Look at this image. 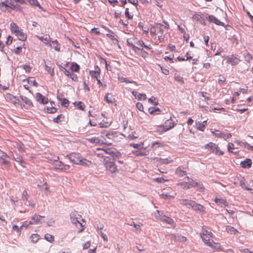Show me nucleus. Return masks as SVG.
I'll list each match as a JSON object with an SVG mask.
<instances>
[{
    "instance_id": "1",
    "label": "nucleus",
    "mask_w": 253,
    "mask_h": 253,
    "mask_svg": "<svg viewBox=\"0 0 253 253\" xmlns=\"http://www.w3.org/2000/svg\"><path fill=\"white\" fill-rule=\"evenodd\" d=\"M96 150L98 152L96 153V155L98 158H104L103 164L105 167L106 170L109 171L111 173L116 172L117 170V167L113 161H112L111 158L106 156L109 155L114 156L115 154V150L109 148H97Z\"/></svg>"
},
{
    "instance_id": "2",
    "label": "nucleus",
    "mask_w": 253,
    "mask_h": 253,
    "mask_svg": "<svg viewBox=\"0 0 253 253\" xmlns=\"http://www.w3.org/2000/svg\"><path fill=\"white\" fill-rule=\"evenodd\" d=\"M66 157L68 158L71 162L77 165L89 168L93 165L91 161L84 158L78 153H70L67 155Z\"/></svg>"
},
{
    "instance_id": "3",
    "label": "nucleus",
    "mask_w": 253,
    "mask_h": 253,
    "mask_svg": "<svg viewBox=\"0 0 253 253\" xmlns=\"http://www.w3.org/2000/svg\"><path fill=\"white\" fill-rule=\"evenodd\" d=\"M201 237L204 243L213 249H219L221 248L219 243L214 242L212 239L213 237L212 233L208 231L205 228H203Z\"/></svg>"
},
{
    "instance_id": "4",
    "label": "nucleus",
    "mask_w": 253,
    "mask_h": 253,
    "mask_svg": "<svg viewBox=\"0 0 253 253\" xmlns=\"http://www.w3.org/2000/svg\"><path fill=\"white\" fill-rule=\"evenodd\" d=\"M10 29L12 34H14L19 40L25 41L27 39L26 34L16 23H11L10 25Z\"/></svg>"
},
{
    "instance_id": "5",
    "label": "nucleus",
    "mask_w": 253,
    "mask_h": 253,
    "mask_svg": "<svg viewBox=\"0 0 253 253\" xmlns=\"http://www.w3.org/2000/svg\"><path fill=\"white\" fill-rule=\"evenodd\" d=\"M8 8L16 11L21 10V7L18 4H15L12 0H1L0 2V9L2 11H6Z\"/></svg>"
},
{
    "instance_id": "6",
    "label": "nucleus",
    "mask_w": 253,
    "mask_h": 253,
    "mask_svg": "<svg viewBox=\"0 0 253 253\" xmlns=\"http://www.w3.org/2000/svg\"><path fill=\"white\" fill-rule=\"evenodd\" d=\"M167 119V118H165ZM175 125L174 122L171 119V117L167 118L164 125L157 126L156 129L158 131L166 132L173 128Z\"/></svg>"
},
{
    "instance_id": "7",
    "label": "nucleus",
    "mask_w": 253,
    "mask_h": 253,
    "mask_svg": "<svg viewBox=\"0 0 253 253\" xmlns=\"http://www.w3.org/2000/svg\"><path fill=\"white\" fill-rule=\"evenodd\" d=\"M141 40H138L134 37H131L127 39V44L130 47L135 53L138 52L140 49Z\"/></svg>"
},
{
    "instance_id": "8",
    "label": "nucleus",
    "mask_w": 253,
    "mask_h": 253,
    "mask_svg": "<svg viewBox=\"0 0 253 253\" xmlns=\"http://www.w3.org/2000/svg\"><path fill=\"white\" fill-rule=\"evenodd\" d=\"M3 96L5 101L11 105L17 106L20 104V101L18 97L10 93H5L4 94Z\"/></svg>"
},
{
    "instance_id": "9",
    "label": "nucleus",
    "mask_w": 253,
    "mask_h": 253,
    "mask_svg": "<svg viewBox=\"0 0 253 253\" xmlns=\"http://www.w3.org/2000/svg\"><path fill=\"white\" fill-rule=\"evenodd\" d=\"M163 22L165 24L166 26H164L161 23H157L151 27L150 34L151 36H156L158 32H161L163 28H166L167 30L169 29V24L166 21H164Z\"/></svg>"
},
{
    "instance_id": "10",
    "label": "nucleus",
    "mask_w": 253,
    "mask_h": 253,
    "mask_svg": "<svg viewBox=\"0 0 253 253\" xmlns=\"http://www.w3.org/2000/svg\"><path fill=\"white\" fill-rule=\"evenodd\" d=\"M0 164L5 169H8L11 167L9 157L7 154L0 150Z\"/></svg>"
},
{
    "instance_id": "11",
    "label": "nucleus",
    "mask_w": 253,
    "mask_h": 253,
    "mask_svg": "<svg viewBox=\"0 0 253 253\" xmlns=\"http://www.w3.org/2000/svg\"><path fill=\"white\" fill-rule=\"evenodd\" d=\"M205 148L208 150H211L212 153L216 155L222 156L224 154V152L220 149L218 146L212 142H210L206 144L205 146Z\"/></svg>"
},
{
    "instance_id": "12",
    "label": "nucleus",
    "mask_w": 253,
    "mask_h": 253,
    "mask_svg": "<svg viewBox=\"0 0 253 253\" xmlns=\"http://www.w3.org/2000/svg\"><path fill=\"white\" fill-rule=\"evenodd\" d=\"M70 218L71 221L73 223L77 225L78 224L80 227H81V229L79 231V232H81L83 231L84 228H83V226L82 224L81 223L80 220H84L82 218L81 215H80L77 211H73L70 214Z\"/></svg>"
},
{
    "instance_id": "13",
    "label": "nucleus",
    "mask_w": 253,
    "mask_h": 253,
    "mask_svg": "<svg viewBox=\"0 0 253 253\" xmlns=\"http://www.w3.org/2000/svg\"><path fill=\"white\" fill-rule=\"evenodd\" d=\"M176 193L173 192L171 188L168 187L167 189H164L162 193L160 195L161 198L166 200L170 201L174 198Z\"/></svg>"
},
{
    "instance_id": "14",
    "label": "nucleus",
    "mask_w": 253,
    "mask_h": 253,
    "mask_svg": "<svg viewBox=\"0 0 253 253\" xmlns=\"http://www.w3.org/2000/svg\"><path fill=\"white\" fill-rule=\"evenodd\" d=\"M208 14L207 13H202V14H195L193 16V19L199 22L202 25H205V19L208 20Z\"/></svg>"
},
{
    "instance_id": "15",
    "label": "nucleus",
    "mask_w": 253,
    "mask_h": 253,
    "mask_svg": "<svg viewBox=\"0 0 253 253\" xmlns=\"http://www.w3.org/2000/svg\"><path fill=\"white\" fill-rule=\"evenodd\" d=\"M225 59L227 60V63L231 65H236L241 61V60L238 57H236L234 55H232L230 56H226Z\"/></svg>"
},
{
    "instance_id": "16",
    "label": "nucleus",
    "mask_w": 253,
    "mask_h": 253,
    "mask_svg": "<svg viewBox=\"0 0 253 253\" xmlns=\"http://www.w3.org/2000/svg\"><path fill=\"white\" fill-rule=\"evenodd\" d=\"M35 97L36 100L40 104H46L48 102V98L43 96L39 92L36 93Z\"/></svg>"
},
{
    "instance_id": "17",
    "label": "nucleus",
    "mask_w": 253,
    "mask_h": 253,
    "mask_svg": "<svg viewBox=\"0 0 253 253\" xmlns=\"http://www.w3.org/2000/svg\"><path fill=\"white\" fill-rule=\"evenodd\" d=\"M45 45L51 46V42L50 41V36L46 34L42 36H36Z\"/></svg>"
},
{
    "instance_id": "18",
    "label": "nucleus",
    "mask_w": 253,
    "mask_h": 253,
    "mask_svg": "<svg viewBox=\"0 0 253 253\" xmlns=\"http://www.w3.org/2000/svg\"><path fill=\"white\" fill-rule=\"evenodd\" d=\"M56 169L61 170H68L70 168V166L68 165L63 164L61 161H55V163L54 164Z\"/></svg>"
},
{
    "instance_id": "19",
    "label": "nucleus",
    "mask_w": 253,
    "mask_h": 253,
    "mask_svg": "<svg viewBox=\"0 0 253 253\" xmlns=\"http://www.w3.org/2000/svg\"><path fill=\"white\" fill-rule=\"evenodd\" d=\"M160 220L162 221L163 223H165L168 224L170 225L172 227H175V224L174 223V220L166 215H162V217H160Z\"/></svg>"
},
{
    "instance_id": "20",
    "label": "nucleus",
    "mask_w": 253,
    "mask_h": 253,
    "mask_svg": "<svg viewBox=\"0 0 253 253\" xmlns=\"http://www.w3.org/2000/svg\"><path fill=\"white\" fill-rule=\"evenodd\" d=\"M214 202L216 204L220 206L221 208H224L228 206V204L226 200L224 199L221 197H216L214 199Z\"/></svg>"
},
{
    "instance_id": "21",
    "label": "nucleus",
    "mask_w": 253,
    "mask_h": 253,
    "mask_svg": "<svg viewBox=\"0 0 253 253\" xmlns=\"http://www.w3.org/2000/svg\"><path fill=\"white\" fill-rule=\"evenodd\" d=\"M180 204L188 208H192L193 204H194V201L187 199H182L179 200Z\"/></svg>"
},
{
    "instance_id": "22",
    "label": "nucleus",
    "mask_w": 253,
    "mask_h": 253,
    "mask_svg": "<svg viewBox=\"0 0 253 253\" xmlns=\"http://www.w3.org/2000/svg\"><path fill=\"white\" fill-rule=\"evenodd\" d=\"M133 154L136 156H146L148 154V151L143 145L141 146L139 149L133 152Z\"/></svg>"
},
{
    "instance_id": "23",
    "label": "nucleus",
    "mask_w": 253,
    "mask_h": 253,
    "mask_svg": "<svg viewBox=\"0 0 253 253\" xmlns=\"http://www.w3.org/2000/svg\"><path fill=\"white\" fill-rule=\"evenodd\" d=\"M192 208L193 210L199 211L202 213L206 212V208L203 206L196 203L195 201H194V204H193Z\"/></svg>"
},
{
    "instance_id": "24",
    "label": "nucleus",
    "mask_w": 253,
    "mask_h": 253,
    "mask_svg": "<svg viewBox=\"0 0 253 253\" xmlns=\"http://www.w3.org/2000/svg\"><path fill=\"white\" fill-rule=\"evenodd\" d=\"M89 74L92 77L98 80V78H99L100 75V69L99 67L97 66H95L94 71H89Z\"/></svg>"
},
{
    "instance_id": "25",
    "label": "nucleus",
    "mask_w": 253,
    "mask_h": 253,
    "mask_svg": "<svg viewBox=\"0 0 253 253\" xmlns=\"http://www.w3.org/2000/svg\"><path fill=\"white\" fill-rule=\"evenodd\" d=\"M164 145L165 144L159 141H154L152 142L151 145L150 146V148L153 151H156L159 148H163L164 146Z\"/></svg>"
},
{
    "instance_id": "26",
    "label": "nucleus",
    "mask_w": 253,
    "mask_h": 253,
    "mask_svg": "<svg viewBox=\"0 0 253 253\" xmlns=\"http://www.w3.org/2000/svg\"><path fill=\"white\" fill-rule=\"evenodd\" d=\"M104 100L108 104H113L116 102L115 98L111 93H107L104 97Z\"/></svg>"
},
{
    "instance_id": "27",
    "label": "nucleus",
    "mask_w": 253,
    "mask_h": 253,
    "mask_svg": "<svg viewBox=\"0 0 253 253\" xmlns=\"http://www.w3.org/2000/svg\"><path fill=\"white\" fill-rule=\"evenodd\" d=\"M207 125V120L204 121L203 122H196V126L197 129L204 131Z\"/></svg>"
},
{
    "instance_id": "28",
    "label": "nucleus",
    "mask_w": 253,
    "mask_h": 253,
    "mask_svg": "<svg viewBox=\"0 0 253 253\" xmlns=\"http://www.w3.org/2000/svg\"><path fill=\"white\" fill-rule=\"evenodd\" d=\"M12 146L14 148L18 149L20 152H23L25 151L24 145L21 142H13Z\"/></svg>"
},
{
    "instance_id": "29",
    "label": "nucleus",
    "mask_w": 253,
    "mask_h": 253,
    "mask_svg": "<svg viewBox=\"0 0 253 253\" xmlns=\"http://www.w3.org/2000/svg\"><path fill=\"white\" fill-rule=\"evenodd\" d=\"M42 217H44V216H41L38 214H35L32 217V220H33V222L29 221V224H27V225H28L29 224H37L40 223L41 222H40L41 218Z\"/></svg>"
},
{
    "instance_id": "30",
    "label": "nucleus",
    "mask_w": 253,
    "mask_h": 253,
    "mask_svg": "<svg viewBox=\"0 0 253 253\" xmlns=\"http://www.w3.org/2000/svg\"><path fill=\"white\" fill-rule=\"evenodd\" d=\"M132 94L135 97V98L138 100H145L147 99V96L145 94L138 93V92L135 91H132Z\"/></svg>"
},
{
    "instance_id": "31",
    "label": "nucleus",
    "mask_w": 253,
    "mask_h": 253,
    "mask_svg": "<svg viewBox=\"0 0 253 253\" xmlns=\"http://www.w3.org/2000/svg\"><path fill=\"white\" fill-rule=\"evenodd\" d=\"M207 20H208L210 22H213L217 25L223 26V23L213 15H209L208 14Z\"/></svg>"
},
{
    "instance_id": "32",
    "label": "nucleus",
    "mask_w": 253,
    "mask_h": 253,
    "mask_svg": "<svg viewBox=\"0 0 253 253\" xmlns=\"http://www.w3.org/2000/svg\"><path fill=\"white\" fill-rule=\"evenodd\" d=\"M252 160L250 159H246L244 161L241 162L240 165L243 168H250L252 166Z\"/></svg>"
},
{
    "instance_id": "33",
    "label": "nucleus",
    "mask_w": 253,
    "mask_h": 253,
    "mask_svg": "<svg viewBox=\"0 0 253 253\" xmlns=\"http://www.w3.org/2000/svg\"><path fill=\"white\" fill-rule=\"evenodd\" d=\"M148 112L151 115H156L161 113V111L158 107H150Z\"/></svg>"
},
{
    "instance_id": "34",
    "label": "nucleus",
    "mask_w": 253,
    "mask_h": 253,
    "mask_svg": "<svg viewBox=\"0 0 253 253\" xmlns=\"http://www.w3.org/2000/svg\"><path fill=\"white\" fill-rule=\"evenodd\" d=\"M175 174L179 176H183L186 175L187 172L183 169L182 167H179L175 170Z\"/></svg>"
},
{
    "instance_id": "35",
    "label": "nucleus",
    "mask_w": 253,
    "mask_h": 253,
    "mask_svg": "<svg viewBox=\"0 0 253 253\" xmlns=\"http://www.w3.org/2000/svg\"><path fill=\"white\" fill-rule=\"evenodd\" d=\"M21 99L26 105H28V107L32 108L33 107L34 105L32 101L28 97L26 96H21Z\"/></svg>"
},
{
    "instance_id": "36",
    "label": "nucleus",
    "mask_w": 253,
    "mask_h": 253,
    "mask_svg": "<svg viewBox=\"0 0 253 253\" xmlns=\"http://www.w3.org/2000/svg\"><path fill=\"white\" fill-rule=\"evenodd\" d=\"M165 29H166V28H163L162 31L161 32H158L157 34H159L158 36V40L160 42H163L165 41Z\"/></svg>"
},
{
    "instance_id": "37",
    "label": "nucleus",
    "mask_w": 253,
    "mask_h": 253,
    "mask_svg": "<svg viewBox=\"0 0 253 253\" xmlns=\"http://www.w3.org/2000/svg\"><path fill=\"white\" fill-rule=\"evenodd\" d=\"M65 120V116L63 114H60L58 115L57 117L54 118L53 120V121L56 123H61Z\"/></svg>"
},
{
    "instance_id": "38",
    "label": "nucleus",
    "mask_w": 253,
    "mask_h": 253,
    "mask_svg": "<svg viewBox=\"0 0 253 253\" xmlns=\"http://www.w3.org/2000/svg\"><path fill=\"white\" fill-rule=\"evenodd\" d=\"M26 81L28 83V84L31 86H37L38 85L37 82L36 81L35 78L33 77L28 78L27 79Z\"/></svg>"
},
{
    "instance_id": "39",
    "label": "nucleus",
    "mask_w": 253,
    "mask_h": 253,
    "mask_svg": "<svg viewBox=\"0 0 253 253\" xmlns=\"http://www.w3.org/2000/svg\"><path fill=\"white\" fill-rule=\"evenodd\" d=\"M131 225L133 226L135 228L136 231H142L141 227L143 226V224L141 222H138L136 223L133 222Z\"/></svg>"
},
{
    "instance_id": "40",
    "label": "nucleus",
    "mask_w": 253,
    "mask_h": 253,
    "mask_svg": "<svg viewBox=\"0 0 253 253\" xmlns=\"http://www.w3.org/2000/svg\"><path fill=\"white\" fill-rule=\"evenodd\" d=\"M154 160H156V161L160 162L161 163L164 164H168L171 163L172 162V160H169L168 159H162L159 158H155L154 159Z\"/></svg>"
},
{
    "instance_id": "41",
    "label": "nucleus",
    "mask_w": 253,
    "mask_h": 253,
    "mask_svg": "<svg viewBox=\"0 0 253 253\" xmlns=\"http://www.w3.org/2000/svg\"><path fill=\"white\" fill-rule=\"evenodd\" d=\"M226 230L230 234H235L238 232L237 230L234 227L229 225L226 227Z\"/></svg>"
},
{
    "instance_id": "42",
    "label": "nucleus",
    "mask_w": 253,
    "mask_h": 253,
    "mask_svg": "<svg viewBox=\"0 0 253 253\" xmlns=\"http://www.w3.org/2000/svg\"><path fill=\"white\" fill-rule=\"evenodd\" d=\"M177 185L180 186L184 190H187L191 188V186H190V184H189L187 182H180L178 183Z\"/></svg>"
},
{
    "instance_id": "43",
    "label": "nucleus",
    "mask_w": 253,
    "mask_h": 253,
    "mask_svg": "<svg viewBox=\"0 0 253 253\" xmlns=\"http://www.w3.org/2000/svg\"><path fill=\"white\" fill-rule=\"evenodd\" d=\"M51 46L53 47L54 49L57 51H60V45L57 40L53 41L51 42Z\"/></svg>"
},
{
    "instance_id": "44",
    "label": "nucleus",
    "mask_w": 253,
    "mask_h": 253,
    "mask_svg": "<svg viewBox=\"0 0 253 253\" xmlns=\"http://www.w3.org/2000/svg\"><path fill=\"white\" fill-rule=\"evenodd\" d=\"M74 105L78 109L82 111L84 110L85 107L84 104L81 101L74 103Z\"/></svg>"
},
{
    "instance_id": "45",
    "label": "nucleus",
    "mask_w": 253,
    "mask_h": 253,
    "mask_svg": "<svg viewBox=\"0 0 253 253\" xmlns=\"http://www.w3.org/2000/svg\"><path fill=\"white\" fill-rule=\"evenodd\" d=\"M140 43V47L141 48V49H143L144 48L148 50H151L152 49V47L150 44H146L142 40H141Z\"/></svg>"
},
{
    "instance_id": "46",
    "label": "nucleus",
    "mask_w": 253,
    "mask_h": 253,
    "mask_svg": "<svg viewBox=\"0 0 253 253\" xmlns=\"http://www.w3.org/2000/svg\"><path fill=\"white\" fill-rule=\"evenodd\" d=\"M30 239L32 242L36 243L40 239V236L38 234H33L31 236Z\"/></svg>"
},
{
    "instance_id": "47",
    "label": "nucleus",
    "mask_w": 253,
    "mask_h": 253,
    "mask_svg": "<svg viewBox=\"0 0 253 253\" xmlns=\"http://www.w3.org/2000/svg\"><path fill=\"white\" fill-rule=\"evenodd\" d=\"M174 79L175 81L178 82L181 84H183L184 83L183 78L180 75L175 74L174 76Z\"/></svg>"
},
{
    "instance_id": "48",
    "label": "nucleus",
    "mask_w": 253,
    "mask_h": 253,
    "mask_svg": "<svg viewBox=\"0 0 253 253\" xmlns=\"http://www.w3.org/2000/svg\"><path fill=\"white\" fill-rule=\"evenodd\" d=\"M244 57L245 61L248 63H250L253 59L252 55L248 52L244 55Z\"/></svg>"
},
{
    "instance_id": "49",
    "label": "nucleus",
    "mask_w": 253,
    "mask_h": 253,
    "mask_svg": "<svg viewBox=\"0 0 253 253\" xmlns=\"http://www.w3.org/2000/svg\"><path fill=\"white\" fill-rule=\"evenodd\" d=\"M80 68V66L76 63H73L71 67V70L72 71L76 72L79 71Z\"/></svg>"
},
{
    "instance_id": "50",
    "label": "nucleus",
    "mask_w": 253,
    "mask_h": 253,
    "mask_svg": "<svg viewBox=\"0 0 253 253\" xmlns=\"http://www.w3.org/2000/svg\"><path fill=\"white\" fill-rule=\"evenodd\" d=\"M44 238L46 240L50 243H52L54 241V236L49 234H46L44 236Z\"/></svg>"
},
{
    "instance_id": "51",
    "label": "nucleus",
    "mask_w": 253,
    "mask_h": 253,
    "mask_svg": "<svg viewBox=\"0 0 253 253\" xmlns=\"http://www.w3.org/2000/svg\"><path fill=\"white\" fill-rule=\"evenodd\" d=\"M28 1L31 5L38 7L40 8H42L41 5L37 0H28Z\"/></svg>"
},
{
    "instance_id": "52",
    "label": "nucleus",
    "mask_w": 253,
    "mask_h": 253,
    "mask_svg": "<svg viewBox=\"0 0 253 253\" xmlns=\"http://www.w3.org/2000/svg\"><path fill=\"white\" fill-rule=\"evenodd\" d=\"M148 102L153 105H157L158 101L157 98L154 96L151 97L148 99Z\"/></svg>"
},
{
    "instance_id": "53",
    "label": "nucleus",
    "mask_w": 253,
    "mask_h": 253,
    "mask_svg": "<svg viewBox=\"0 0 253 253\" xmlns=\"http://www.w3.org/2000/svg\"><path fill=\"white\" fill-rule=\"evenodd\" d=\"M227 149L229 152L235 153V152L233 151V149H235V145L232 143H229L227 145Z\"/></svg>"
},
{
    "instance_id": "54",
    "label": "nucleus",
    "mask_w": 253,
    "mask_h": 253,
    "mask_svg": "<svg viewBox=\"0 0 253 253\" xmlns=\"http://www.w3.org/2000/svg\"><path fill=\"white\" fill-rule=\"evenodd\" d=\"M46 112L48 113H55L57 112V109L53 106L47 107L46 108Z\"/></svg>"
},
{
    "instance_id": "55",
    "label": "nucleus",
    "mask_w": 253,
    "mask_h": 253,
    "mask_svg": "<svg viewBox=\"0 0 253 253\" xmlns=\"http://www.w3.org/2000/svg\"><path fill=\"white\" fill-rule=\"evenodd\" d=\"M211 133L215 137L221 138L223 132L219 130H215L214 131H211Z\"/></svg>"
},
{
    "instance_id": "56",
    "label": "nucleus",
    "mask_w": 253,
    "mask_h": 253,
    "mask_svg": "<svg viewBox=\"0 0 253 253\" xmlns=\"http://www.w3.org/2000/svg\"><path fill=\"white\" fill-rule=\"evenodd\" d=\"M137 53L144 58H145L148 57V53L143 49H140Z\"/></svg>"
},
{
    "instance_id": "57",
    "label": "nucleus",
    "mask_w": 253,
    "mask_h": 253,
    "mask_svg": "<svg viewBox=\"0 0 253 253\" xmlns=\"http://www.w3.org/2000/svg\"><path fill=\"white\" fill-rule=\"evenodd\" d=\"M45 69L51 75L53 74V68L52 66H49L45 64Z\"/></svg>"
},
{
    "instance_id": "58",
    "label": "nucleus",
    "mask_w": 253,
    "mask_h": 253,
    "mask_svg": "<svg viewBox=\"0 0 253 253\" xmlns=\"http://www.w3.org/2000/svg\"><path fill=\"white\" fill-rule=\"evenodd\" d=\"M14 160L15 161H16V162H17L18 163H19L21 166L24 167V166L23 165V163H24V161L22 160V158L20 156H18L16 158L14 157Z\"/></svg>"
},
{
    "instance_id": "59",
    "label": "nucleus",
    "mask_w": 253,
    "mask_h": 253,
    "mask_svg": "<svg viewBox=\"0 0 253 253\" xmlns=\"http://www.w3.org/2000/svg\"><path fill=\"white\" fill-rule=\"evenodd\" d=\"M23 68L26 72L29 73L31 71L32 67H31L29 64H25L23 66Z\"/></svg>"
},
{
    "instance_id": "60",
    "label": "nucleus",
    "mask_w": 253,
    "mask_h": 253,
    "mask_svg": "<svg viewBox=\"0 0 253 253\" xmlns=\"http://www.w3.org/2000/svg\"><path fill=\"white\" fill-rule=\"evenodd\" d=\"M155 216L158 219L160 220V217H162V215H164L162 212H161L160 211L157 210L154 213Z\"/></svg>"
},
{
    "instance_id": "61",
    "label": "nucleus",
    "mask_w": 253,
    "mask_h": 253,
    "mask_svg": "<svg viewBox=\"0 0 253 253\" xmlns=\"http://www.w3.org/2000/svg\"><path fill=\"white\" fill-rule=\"evenodd\" d=\"M125 15L128 19H131L133 18V15H131L129 14V9L128 8H126Z\"/></svg>"
},
{
    "instance_id": "62",
    "label": "nucleus",
    "mask_w": 253,
    "mask_h": 253,
    "mask_svg": "<svg viewBox=\"0 0 253 253\" xmlns=\"http://www.w3.org/2000/svg\"><path fill=\"white\" fill-rule=\"evenodd\" d=\"M131 146H132L134 148L139 149L141 147L142 145H143V143H131L130 144Z\"/></svg>"
},
{
    "instance_id": "63",
    "label": "nucleus",
    "mask_w": 253,
    "mask_h": 253,
    "mask_svg": "<svg viewBox=\"0 0 253 253\" xmlns=\"http://www.w3.org/2000/svg\"><path fill=\"white\" fill-rule=\"evenodd\" d=\"M177 240L180 242H182V243H184V242H185L187 241V238L185 236H178L177 237Z\"/></svg>"
},
{
    "instance_id": "64",
    "label": "nucleus",
    "mask_w": 253,
    "mask_h": 253,
    "mask_svg": "<svg viewBox=\"0 0 253 253\" xmlns=\"http://www.w3.org/2000/svg\"><path fill=\"white\" fill-rule=\"evenodd\" d=\"M202 96L204 97L206 100H209L211 99V98L209 97V94L208 93L205 91H203L201 92Z\"/></svg>"
}]
</instances>
